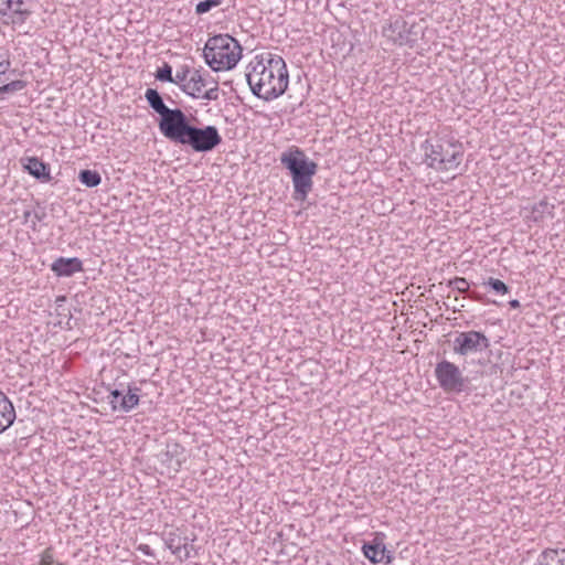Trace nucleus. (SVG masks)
<instances>
[{"label": "nucleus", "mask_w": 565, "mask_h": 565, "mask_svg": "<svg viewBox=\"0 0 565 565\" xmlns=\"http://www.w3.org/2000/svg\"><path fill=\"white\" fill-rule=\"evenodd\" d=\"M145 97L150 107L160 115V132L171 141L189 145L198 152H206L222 142V137L214 126L196 128L190 125L186 115L179 108H169L160 94L148 88Z\"/></svg>", "instance_id": "obj_1"}, {"label": "nucleus", "mask_w": 565, "mask_h": 565, "mask_svg": "<svg viewBox=\"0 0 565 565\" xmlns=\"http://www.w3.org/2000/svg\"><path fill=\"white\" fill-rule=\"evenodd\" d=\"M246 78L253 94L265 100L281 96L289 84L285 60L271 52H263L249 61Z\"/></svg>", "instance_id": "obj_2"}, {"label": "nucleus", "mask_w": 565, "mask_h": 565, "mask_svg": "<svg viewBox=\"0 0 565 565\" xmlns=\"http://www.w3.org/2000/svg\"><path fill=\"white\" fill-rule=\"evenodd\" d=\"M280 162L291 173L294 199L305 201L312 189V177L316 173L317 164L310 161L306 153L297 146H291L284 151Z\"/></svg>", "instance_id": "obj_3"}, {"label": "nucleus", "mask_w": 565, "mask_h": 565, "mask_svg": "<svg viewBox=\"0 0 565 565\" xmlns=\"http://www.w3.org/2000/svg\"><path fill=\"white\" fill-rule=\"evenodd\" d=\"M174 84L192 98L216 100L218 98V84L207 71L180 66L175 72Z\"/></svg>", "instance_id": "obj_4"}, {"label": "nucleus", "mask_w": 565, "mask_h": 565, "mask_svg": "<svg viewBox=\"0 0 565 565\" xmlns=\"http://www.w3.org/2000/svg\"><path fill=\"white\" fill-rule=\"evenodd\" d=\"M422 149L427 166L437 171L456 169L463 157L462 145L454 138L427 139Z\"/></svg>", "instance_id": "obj_5"}, {"label": "nucleus", "mask_w": 565, "mask_h": 565, "mask_svg": "<svg viewBox=\"0 0 565 565\" xmlns=\"http://www.w3.org/2000/svg\"><path fill=\"white\" fill-rule=\"evenodd\" d=\"M203 55L213 71H227L235 67L242 58V46L231 35L218 34L207 40Z\"/></svg>", "instance_id": "obj_6"}, {"label": "nucleus", "mask_w": 565, "mask_h": 565, "mask_svg": "<svg viewBox=\"0 0 565 565\" xmlns=\"http://www.w3.org/2000/svg\"><path fill=\"white\" fill-rule=\"evenodd\" d=\"M436 379L440 387L446 392H461L463 387V377L459 367L449 362L441 361L435 369Z\"/></svg>", "instance_id": "obj_7"}, {"label": "nucleus", "mask_w": 565, "mask_h": 565, "mask_svg": "<svg viewBox=\"0 0 565 565\" xmlns=\"http://www.w3.org/2000/svg\"><path fill=\"white\" fill-rule=\"evenodd\" d=\"M489 345V339L479 331L459 332L454 340V351L460 355L482 351Z\"/></svg>", "instance_id": "obj_8"}, {"label": "nucleus", "mask_w": 565, "mask_h": 565, "mask_svg": "<svg viewBox=\"0 0 565 565\" xmlns=\"http://www.w3.org/2000/svg\"><path fill=\"white\" fill-rule=\"evenodd\" d=\"M385 540L386 535L383 532H375L372 540L364 542L362 546L363 555L372 564L392 563L393 557L386 550Z\"/></svg>", "instance_id": "obj_9"}, {"label": "nucleus", "mask_w": 565, "mask_h": 565, "mask_svg": "<svg viewBox=\"0 0 565 565\" xmlns=\"http://www.w3.org/2000/svg\"><path fill=\"white\" fill-rule=\"evenodd\" d=\"M140 387L137 385H128L126 393L120 390L110 392L108 398L113 411H121L125 413L134 409L140 401Z\"/></svg>", "instance_id": "obj_10"}, {"label": "nucleus", "mask_w": 565, "mask_h": 565, "mask_svg": "<svg viewBox=\"0 0 565 565\" xmlns=\"http://www.w3.org/2000/svg\"><path fill=\"white\" fill-rule=\"evenodd\" d=\"M166 545L180 561L191 557L192 547L189 545V539L181 536L177 531L168 533Z\"/></svg>", "instance_id": "obj_11"}, {"label": "nucleus", "mask_w": 565, "mask_h": 565, "mask_svg": "<svg viewBox=\"0 0 565 565\" xmlns=\"http://www.w3.org/2000/svg\"><path fill=\"white\" fill-rule=\"evenodd\" d=\"M20 162L23 169L32 177L43 182L51 180L50 167L38 157H23Z\"/></svg>", "instance_id": "obj_12"}, {"label": "nucleus", "mask_w": 565, "mask_h": 565, "mask_svg": "<svg viewBox=\"0 0 565 565\" xmlns=\"http://www.w3.org/2000/svg\"><path fill=\"white\" fill-rule=\"evenodd\" d=\"M51 270L55 273L57 276L63 277H70L74 275L75 273L83 270V264L81 259L73 257V258H65L60 257L57 258L52 265Z\"/></svg>", "instance_id": "obj_13"}, {"label": "nucleus", "mask_w": 565, "mask_h": 565, "mask_svg": "<svg viewBox=\"0 0 565 565\" xmlns=\"http://www.w3.org/2000/svg\"><path fill=\"white\" fill-rule=\"evenodd\" d=\"M10 61L0 60V95L2 93H12L25 87L23 81H10Z\"/></svg>", "instance_id": "obj_14"}, {"label": "nucleus", "mask_w": 565, "mask_h": 565, "mask_svg": "<svg viewBox=\"0 0 565 565\" xmlns=\"http://www.w3.org/2000/svg\"><path fill=\"white\" fill-rule=\"evenodd\" d=\"M15 419V409L9 397L0 391V434L7 430Z\"/></svg>", "instance_id": "obj_15"}, {"label": "nucleus", "mask_w": 565, "mask_h": 565, "mask_svg": "<svg viewBox=\"0 0 565 565\" xmlns=\"http://www.w3.org/2000/svg\"><path fill=\"white\" fill-rule=\"evenodd\" d=\"M536 565H565V550H544L539 555Z\"/></svg>", "instance_id": "obj_16"}, {"label": "nucleus", "mask_w": 565, "mask_h": 565, "mask_svg": "<svg viewBox=\"0 0 565 565\" xmlns=\"http://www.w3.org/2000/svg\"><path fill=\"white\" fill-rule=\"evenodd\" d=\"M8 10L14 15L13 23H23L30 15V11L24 8L23 0H6Z\"/></svg>", "instance_id": "obj_17"}, {"label": "nucleus", "mask_w": 565, "mask_h": 565, "mask_svg": "<svg viewBox=\"0 0 565 565\" xmlns=\"http://www.w3.org/2000/svg\"><path fill=\"white\" fill-rule=\"evenodd\" d=\"M550 204L547 201L542 200L539 203L534 204L531 209L530 215L527 218L532 222L539 223L544 220L546 213H548Z\"/></svg>", "instance_id": "obj_18"}, {"label": "nucleus", "mask_w": 565, "mask_h": 565, "mask_svg": "<svg viewBox=\"0 0 565 565\" xmlns=\"http://www.w3.org/2000/svg\"><path fill=\"white\" fill-rule=\"evenodd\" d=\"M78 179L83 184L89 188L97 186L102 181L100 174L93 170H82L78 174Z\"/></svg>", "instance_id": "obj_19"}, {"label": "nucleus", "mask_w": 565, "mask_h": 565, "mask_svg": "<svg viewBox=\"0 0 565 565\" xmlns=\"http://www.w3.org/2000/svg\"><path fill=\"white\" fill-rule=\"evenodd\" d=\"M495 294L505 295L509 292V287L500 279L490 277L486 282Z\"/></svg>", "instance_id": "obj_20"}, {"label": "nucleus", "mask_w": 565, "mask_h": 565, "mask_svg": "<svg viewBox=\"0 0 565 565\" xmlns=\"http://www.w3.org/2000/svg\"><path fill=\"white\" fill-rule=\"evenodd\" d=\"M156 76L159 81L174 84L175 75L172 76V67L168 63H164L163 66L158 70Z\"/></svg>", "instance_id": "obj_21"}, {"label": "nucleus", "mask_w": 565, "mask_h": 565, "mask_svg": "<svg viewBox=\"0 0 565 565\" xmlns=\"http://www.w3.org/2000/svg\"><path fill=\"white\" fill-rule=\"evenodd\" d=\"M222 3V0H202L195 7V12L198 14H203L209 12L212 8L217 7Z\"/></svg>", "instance_id": "obj_22"}, {"label": "nucleus", "mask_w": 565, "mask_h": 565, "mask_svg": "<svg viewBox=\"0 0 565 565\" xmlns=\"http://www.w3.org/2000/svg\"><path fill=\"white\" fill-rule=\"evenodd\" d=\"M39 565H65V564L55 562L53 548L47 547L42 552Z\"/></svg>", "instance_id": "obj_23"}, {"label": "nucleus", "mask_w": 565, "mask_h": 565, "mask_svg": "<svg viewBox=\"0 0 565 565\" xmlns=\"http://www.w3.org/2000/svg\"><path fill=\"white\" fill-rule=\"evenodd\" d=\"M449 285L454 289L458 290L460 294L468 292L469 287H470L468 280L466 278H463V277H456L454 280H451L449 282Z\"/></svg>", "instance_id": "obj_24"}, {"label": "nucleus", "mask_w": 565, "mask_h": 565, "mask_svg": "<svg viewBox=\"0 0 565 565\" xmlns=\"http://www.w3.org/2000/svg\"><path fill=\"white\" fill-rule=\"evenodd\" d=\"M138 551H140L142 554H145L147 556L153 555V551L151 550V547L148 544H140L138 546Z\"/></svg>", "instance_id": "obj_25"}, {"label": "nucleus", "mask_w": 565, "mask_h": 565, "mask_svg": "<svg viewBox=\"0 0 565 565\" xmlns=\"http://www.w3.org/2000/svg\"><path fill=\"white\" fill-rule=\"evenodd\" d=\"M509 305H510V307H511V308H513V309H518V308H520V306H521V305H520V301H519V300H516V299L511 300V301L509 302Z\"/></svg>", "instance_id": "obj_26"}]
</instances>
